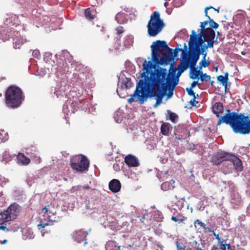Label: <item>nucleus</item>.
I'll list each match as a JSON object with an SVG mask.
<instances>
[{
    "instance_id": "nucleus-55",
    "label": "nucleus",
    "mask_w": 250,
    "mask_h": 250,
    "mask_svg": "<svg viewBox=\"0 0 250 250\" xmlns=\"http://www.w3.org/2000/svg\"><path fill=\"white\" fill-rule=\"evenodd\" d=\"M226 247L227 246V249L228 250H230L231 249V246L230 244H225Z\"/></svg>"
},
{
    "instance_id": "nucleus-29",
    "label": "nucleus",
    "mask_w": 250,
    "mask_h": 250,
    "mask_svg": "<svg viewBox=\"0 0 250 250\" xmlns=\"http://www.w3.org/2000/svg\"><path fill=\"white\" fill-rule=\"evenodd\" d=\"M203 58L199 62V66L200 69H202V67H207L209 66L210 63L208 61L206 60V57L207 56V53L203 54Z\"/></svg>"
},
{
    "instance_id": "nucleus-41",
    "label": "nucleus",
    "mask_w": 250,
    "mask_h": 250,
    "mask_svg": "<svg viewBox=\"0 0 250 250\" xmlns=\"http://www.w3.org/2000/svg\"><path fill=\"white\" fill-rule=\"evenodd\" d=\"M177 250H186V246H182L180 243L177 241L176 242Z\"/></svg>"
},
{
    "instance_id": "nucleus-1",
    "label": "nucleus",
    "mask_w": 250,
    "mask_h": 250,
    "mask_svg": "<svg viewBox=\"0 0 250 250\" xmlns=\"http://www.w3.org/2000/svg\"><path fill=\"white\" fill-rule=\"evenodd\" d=\"M176 71L175 68L168 73L167 69L158 67L153 71H149L148 79L157 91L163 95V98L167 95L169 98L173 94V91L179 81L178 77L175 76Z\"/></svg>"
},
{
    "instance_id": "nucleus-51",
    "label": "nucleus",
    "mask_w": 250,
    "mask_h": 250,
    "mask_svg": "<svg viewBox=\"0 0 250 250\" xmlns=\"http://www.w3.org/2000/svg\"><path fill=\"white\" fill-rule=\"evenodd\" d=\"M198 84V81H193L191 84V86L190 87H191V88H193L194 87H195L197 84Z\"/></svg>"
},
{
    "instance_id": "nucleus-16",
    "label": "nucleus",
    "mask_w": 250,
    "mask_h": 250,
    "mask_svg": "<svg viewBox=\"0 0 250 250\" xmlns=\"http://www.w3.org/2000/svg\"><path fill=\"white\" fill-rule=\"evenodd\" d=\"M10 217L5 211L0 213V230L3 231H9V229L7 228V224H9L11 221Z\"/></svg>"
},
{
    "instance_id": "nucleus-8",
    "label": "nucleus",
    "mask_w": 250,
    "mask_h": 250,
    "mask_svg": "<svg viewBox=\"0 0 250 250\" xmlns=\"http://www.w3.org/2000/svg\"><path fill=\"white\" fill-rule=\"evenodd\" d=\"M70 166L74 170L84 172L88 170L89 162L86 156L80 154L71 160Z\"/></svg>"
},
{
    "instance_id": "nucleus-31",
    "label": "nucleus",
    "mask_w": 250,
    "mask_h": 250,
    "mask_svg": "<svg viewBox=\"0 0 250 250\" xmlns=\"http://www.w3.org/2000/svg\"><path fill=\"white\" fill-rule=\"evenodd\" d=\"M190 68V78L192 79L199 78V76L196 73V68L195 67H189Z\"/></svg>"
},
{
    "instance_id": "nucleus-56",
    "label": "nucleus",
    "mask_w": 250,
    "mask_h": 250,
    "mask_svg": "<svg viewBox=\"0 0 250 250\" xmlns=\"http://www.w3.org/2000/svg\"><path fill=\"white\" fill-rule=\"evenodd\" d=\"M83 188L88 189L89 188V187L88 185H85L83 186Z\"/></svg>"
},
{
    "instance_id": "nucleus-62",
    "label": "nucleus",
    "mask_w": 250,
    "mask_h": 250,
    "mask_svg": "<svg viewBox=\"0 0 250 250\" xmlns=\"http://www.w3.org/2000/svg\"><path fill=\"white\" fill-rule=\"evenodd\" d=\"M66 64H67L66 62H63L62 65L64 66V68H65Z\"/></svg>"
},
{
    "instance_id": "nucleus-4",
    "label": "nucleus",
    "mask_w": 250,
    "mask_h": 250,
    "mask_svg": "<svg viewBox=\"0 0 250 250\" xmlns=\"http://www.w3.org/2000/svg\"><path fill=\"white\" fill-rule=\"evenodd\" d=\"M188 48L189 51L185 53V54L182 56L180 64L178 66L179 75L189 67H195L199 60L200 56L205 54L206 51H205V48L198 49L191 47Z\"/></svg>"
},
{
    "instance_id": "nucleus-23",
    "label": "nucleus",
    "mask_w": 250,
    "mask_h": 250,
    "mask_svg": "<svg viewBox=\"0 0 250 250\" xmlns=\"http://www.w3.org/2000/svg\"><path fill=\"white\" fill-rule=\"evenodd\" d=\"M175 182L174 180H171L170 181L165 182L161 185V189L164 191H167L173 189L175 187L173 185Z\"/></svg>"
},
{
    "instance_id": "nucleus-30",
    "label": "nucleus",
    "mask_w": 250,
    "mask_h": 250,
    "mask_svg": "<svg viewBox=\"0 0 250 250\" xmlns=\"http://www.w3.org/2000/svg\"><path fill=\"white\" fill-rule=\"evenodd\" d=\"M193 37V39L198 38H204V31L201 30L199 33L196 34L194 30L192 31V34L190 35V38Z\"/></svg>"
},
{
    "instance_id": "nucleus-10",
    "label": "nucleus",
    "mask_w": 250,
    "mask_h": 250,
    "mask_svg": "<svg viewBox=\"0 0 250 250\" xmlns=\"http://www.w3.org/2000/svg\"><path fill=\"white\" fill-rule=\"evenodd\" d=\"M231 153L219 150L212 155L210 162L215 165H219L223 161H229L230 159Z\"/></svg>"
},
{
    "instance_id": "nucleus-45",
    "label": "nucleus",
    "mask_w": 250,
    "mask_h": 250,
    "mask_svg": "<svg viewBox=\"0 0 250 250\" xmlns=\"http://www.w3.org/2000/svg\"><path fill=\"white\" fill-rule=\"evenodd\" d=\"M116 31L118 35H120L124 32V30L123 26H120L116 29Z\"/></svg>"
},
{
    "instance_id": "nucleus-49",
    "label": "nucleus",
    "mask_w": 250,
    "mask_h": 250,
    "mask_svg": "<svg viewBox=\"0 0 250 250\" xmlns=\"http://www.w3.org/2000/svg\"><path fill=\"white\" fill-rule=\"evenodd\" d=\"M212 250H226V246L225 245H222L220 249H217L216 248L213 247Z\"/></svg>"
},
{
    "instance_id": "nucleus-39",
    "label": "nucleus",
    "mask_w": 250,
    "mask_h": 250,
    "mask_svg": "<svg viewBox=\"0 0 250 250\" xmlns=\"http://www.w3.org/2000/svg\"><path fill=\"white\" fill-rule=\"evenodd\" d=\"M200 78L202 82H204V81H210L211 79L210 76L207 75L206 73H203Z\"/></svg>"
},
{
    "instance_id": "nucleus-9",
    "label": "nucleus",
    "mask_w": 250,
    "mask_h": 250,
    "mask_svg": "<svg viewBox=\"0 0 250 250\" xmlns=\"http://www.w3.org/2000/svg\"><path fill=\"white\" fill-rule=\"evenodd\" d=\"M152 58L154 61L158 62L159 59L160 54L167 48V45L164 41L157 40L154 42L151 45Z\"/></svg>"
},
{
    "instance_id": "nucleus-36",
    "label": "nucleus",
    "mask_w": 250,
    "mask_h": 250,
    "mask_svg": "<svg viewBox=\"0 0 250 250\" xmlns=\"http://www.w3.org/2000/svg\"><path fill=\"white\" fill-rule=\"evenodd\" d=\"M180 51L182 52V56L185 54V53H187V52L185 51L184 50H183L182 48H180L176 47L173 51V58L174 57H177L178 56V53Z\"/></svg>"
},
{
    "instance_id": "nucleus-22",
    "label": "nucleus",
    "mask_w": 250,
    "mask_h": 250,
    "mask_svg": "<svg viewBox=\"0 0 250 250\" xmlns=\"http://www.w3.org/2000/svg\"><path fill=\"white\" fill-rule=\"evenodd\" d=\"M115 20L120 24H124L127 21V15L123 12H119L115 17Z\"/></svg>"
},
{
    "instance_id": "nucleus-52",
    "label": "nucleus",
    "mask_w": 250,
    "mask_h": 250,
    "mask_svg": "<svg viewBox=\"0 0 250 250\" xmlns=\"http://www.w3.org/2000/svg\"><path fill=\"white\" fill-rule=\"evenodd\" d=\"M196 73L198 74V76H200V77L203 74V71L200 69L199 70L196 69Z\"/></svg>"
},
{
    "instance_id": "nucleus-12",
    "label": "nucleus",
    "mask_w": 250,
    "mask_h": 250,
    "mask_svg": "<svg viewBox=\"0 0 250 250\" xmlns=\"http://www.w3.org/2000/svg\"><path fill=\"white\" fill-rule=\"evenodd\" d=\"M193 37H191L189 38L188 41V47H191L194 48L198 49H202L203 48H205V51H206L208 48H205L207 47V45L204 44V43L206 42L205 41V38H198L193 39Z\"/></svg>"
},
{
    "instance_id": "nucleus-15",
    "label": "nucleus",
    "mask_w": 250,
    "mask_h": 250,
    "mask_svg": "<svg viewBox=\"0 0 250 250\" xmlns=\"http://www.w3.org/2000/svg\"><path fill=\"white\" fill-rule=\"evenodd\" d=\"M20 210V206L16 203H14L11 204L6 210H4V211L6 213L8 214L11 220H12L16 218L19 214Z\"/></svg>"
},
{
    "instance_id": "nucleus-54",
    "label": "nucleus",
    "mask_w": 250,
    "mask_h": 250,
    "mask_svg": "<svg viewBox=\"0 0 250 250\" xmlns=\"http://www.w3.org/2000/svg\"><path fill=\"white\" fill-rule=\"evenodd\" d=\"M175 139H176L177 140H179V141H182L183 140V139L182 138L176 136V133H175Z\"/></svg>"
},
{
    "instance_id": "nucleus-14",
    "label": "nucleus",
    "mask_w": 250,
    "mask_h": 250,
    "mask_svg": "<svg viewBox=\"0 0 250 250\" xmlns=\"http://www.w3.org/2000/svg\"><path fill=\"white\" fill-rule=\"evenodd\" d=\"M161 54L162 57L160 58V64H167L173 59V50L168 46Z\"/></svg>"
},
{
    "instance_id": "nucleus-20",
    "label": "nucleus",
    "mask_w": 250,
    "mask_h": 250,
    "mask_svg": "<svg viewBox=\"0 0 250 250\" xmlns=\"http://www.w3.org/2000/svg\"><path fill=\"white\" fill-rule=\"evenodd\" d=\"M17 163L21 165L26 166L30 163V159L23 153H19L17 157Z\"/></svg>"
},
{
    "instance_id": "nucleus-42",
    "label": "nucleus",
    "mask_w": 250,
    "mask_h": 250,
    "mask_svg": "<svg viewBox=\"0 0 250 250\" xmlns=\"http://www.w3.org/2000/svg\"><path fill=\"white\" fill-rule=\"evenodd\" d=\"M208 21L201 22L200 23V27H201V30L205 31L206 29L205 28V26L207 24H208Z\"/></svg>"
},
{
    "instance_id": "nucleus-7",
    "label": "nucleus",
    "mask_w": 250,
    "mask_h": 250,
    "mask_svg": "<svg viewBox=\"0 0 250 250\" xmlns=\"http://www.w3.org/2000/svg\"><path fill=\"white\" fill-rule=\"evenodd\" d=\"M42 211L43 214L41 218L40 223L38 225L39 229L44 228L47 226L53 225L56 219V210L52 205H48L45 206Z\"/></svg>"
},
{
    "instance_id": "nucleus-59",
    "label": "nucleus",
    "mask_w": 250,
    "mask_h": 250,
    "mask_svg": "<svg viewBox=\"0 0 250 250\" xmlns=\"http://www.w3.org/2000/svg\"><path fill=\"white\" fill-rule=\"evenodd\" d=\"M195 249H196L197 250H204L201 248H200V247H197V249L196 248H195Z\"/></svg>"
},
{
    "instance_id": "nucleus-58",
    "label": "nucleus",
    "mask_w": 250,
    "mask_h": 250,
    "mask_svg": "<svg viewBox=\"0 0 250 250\" xmlns=\"http://www.w3.org/2000/svg\"><path fill=\"white\" fill-rule=\"evenodd\" d=\"M184 49L185 50H187V46L186 43H185V44H184Z\"/></svg>"
},
{
    "instance_id": "nucleus-35",
    "label": "nucleus",
    "mask_w": 250,
    "mask_h": 250,
    "mask_svg": "<svg viewBox=\"0 0 250 250\" xmlns=\"http://www.w3.org/2000/svg\"><path fill=\"white\" fill-rule=\"evenodd\" d=\"M194 225L195 228H196V225H198L200 228H203L204 229L206 230V225L204 223L200 221L199 219H196L194 221Z\"/></svg>"
},
{
    "instance_id": "nucleus-2",
    "label": "nucleus",
    "mask_w": 250,
    "mask_h": 250,
    "mask_svg": "<svg viewBox=\"0 0 250 250\" xmlns=\"http://www.w3.org/2000/svg\"><path fill=\"white\" fill-rule=\"evenodd\" d=\"M143 70L145 71L141 74V79L137 84L134 95L137 96V99L141 104H143L147 98L155 97L156 103L153 107L156 108L162 103L163 98V95H160L157 91L156 89L148 79L149 70L152 68L153 64L151 61L147 62L146 60H145L143 62Z\"/></svg>"
},
{
    "instance_id": "nucleus-3",
    "label": "nucleus",
    "mask_w": 250,
    "mask_h": 250,
    "mask_svg": "<svg viewBox=\"0 0 250 250\" xmlns=\"http://www.w3.org/2000/svg\"><path fill=\"white\" fill-rule=\"evenodd\" d=\"M229 125L235 133H250V118L245 113H237L229 109Z\"/></svg>"
},
{
    "instance_id": "nucleus-18",
    "label": "nucleus",
    "mask_w": 250,
    "mask_h": 250,
    "mask_svg": "<svg viewBox=\"0 0 250 250\" xmlns=\"http://www.w3.org/2000/svg\"><path fill=\"white\" fill-rule=\"evenodd\" d=\"M125 162L129 167H137L140 165L138 158L131 154L125 156Z\"/></svg>"
},
{
    "instance_id": "nucleus-32",
    "label": "nucleus",
    "mask_w": 250,
    "mask_h": 250,
    "mask_svg": "<svg viewBox=\"0 0 250 250\" xmlns=\"http://www.w3.org/2000/svg\"><path fill=\"white\" fill-rule=\"evenodd\" d=\"M8 137L7 133L3 130H0V143L5 142L8 139Z\"/></svg>"
},
{
    "instance_id": "nucleus-33",
    "label": "nucleus",
    "mask_w": 250,
    "mask_h": 250,
    "mask_svg": "<svg viewBox=\"0 0 250 250\" xmlns=\"http://www.w3.org/2000/svg\"><path fill=\"white\" fill-rule=\"evenodd\" d=\"M208 19V23L209 24V28H211V29H217L218 26H219V24L215 22L213 20V19H211L210 17L209 16V17H206Z\"/></svg>"
},
{
    "instance_id": "nucleus-46",
    "label": "nucleus",
    "mask_w": 250,
    "mask_h": 250,
    "mask_svg": "<svg viewBox=\"0 0 250 250\" xmlns=\"http://www.w3.org/2000/svg\"><path fill=\"white\" fill-rule=\"evenodd\" d=\"M177 218H178V220L180 222H183L185 220L187 219L186 217L183 216V215L181 214V213H179L177 214Z\"/></svg>"
},
{
    "instance_id": "nucleus-50",
    "label": "nucleus",
    "mask_w": 250,
    "mask_h": 250,
    "mask_svg": "<svg viewBox=\"0 0 250 250\" xmlns=\"http://www.w3.org/2000/svg\"><path fill=\"white\" fill-rule=\"evenodd\" d=\"M134 97H136L137 98V96H136V95H134V94H133V95H132V96H131V97H130V98H129L128 99V102L129 103H133V102L134 101Z\"/></svg>"
},
{
    "instance_id": "nucleus-40",
    "label": "nucleus",
    "mask_w": 250,
    "mask_h": 250,
    "mask_svg": "<svg viewBox=\"0 0 250 250\" xmlns=\"http://www.w3.org/2000/svg\"><path fill=\"white\" fill-rule=\"evenodd\" d=\"M125 87L127 88L132 87L133 83L130 81V80L126 79V81H125Z\"/></svg>"
},
{
    "instance_id": "nucleus-24",
    "label": "nucleus",
    "mask_w": 250,
    "mask_h": 250,
    "mask_svg": "<svg viewBox=\"0 0 250 250\" xmlns=\"http://www.w3.org/2000/svg\"><path fill=\"white\" fill-rule=\"evenodd\" d=\"M105 247L106 250H121V246H117L116 242L114 241H108Z\"/></svg>"
},
{
    "instance_id": "nucleus-60",
    "label": "nucleus",
    "mask_w": 250,
    "mask_h": 250,
    "mask_svg": "<svg viewBox=\"0 0 250 250\" xmlns=\"http://www.w3.org/2000/svg\"><path fill=\"white\" fill-rule=\"evenodd\" d=\"M213 9L215 11H217V13H219V9H216V8H213Z\"/></svg>"
},
{
    "instance_id": "nucleus-13",
    "label": "nucleus",
    "mask_w": 250,
    "mask_h": 250,
    "mask_svg": "<svg viewBox=\"0 0 250 250\" xmlns=\"http://www.w3.org/2000/svg\"><path fill=\"white\" fill-rule=\"evenodd\" d=\"M88 233L84 229L75 230L73 233L74 240L79 243H82L83 246L87 244L86 237Z\"/></svg>"
},
{
    "instance_id": "nucleus-21",
    "label": "nucleus",
    "mask_w": 250,
    "mask_h": 250,
    "mask_svg": "<svg viewBox=\"0 0 250 250\" xmlns=\"http://www.w3.org/2000/svg\"><path fill=\"white\" fill-rule=\"evenodd\" d=\"M224 110L223 104L221 102L216 103L212 106V111L217 117H219L220 114L222 113Z\"/></svg>"
},
{
    "instance_id": "nucleus-25",
    "label": "nucleus",
    "mask_w": 250,
    "mask_h": 250,
    "mask_svg": "<svg viewBox=\"0 0 250 250\" xmlns=\"http://www.w3.org/2000/svg\"><path fill=\"white\" fill-rule=\"evenodd\" d=\"M229 73L226 72L225 76L219 75L217 76V80L220 82L222 85L224 86L225 88L228 86V82L229 81Z\"/></svg>"
},
{
    "instance_id": "nucleus-43",
    "label": "nucleus",
    "mask_w": 250,
    "mask_h": 250,
    "mask_svg": "<svg viewBox=\"0 0 250 250\" xmlns=\"http://www.w3.org/2000/svg\"><path fill=\"white\" fill-rule=\"evenodd\" d=\"M213 235L215 236V238L218 240V243L221 245V246H222V245H224L223 244V240L219 237V234H216L215 232H213Z\"/></svg>"
},
{
    "instance_id": "nucleus-11",
    "label": "nucleus",
    "mask_w": 250,
    "mask_h": 250,
    "mask_svg": "<svg viewBox=\"0 0 250 250\" xmlns=\"http://www.w3.org/2000/svg\"><path fill=\"white\" fill-rule=\"evenodd\" d=\"M215 38V33L213 29L211 28H207L204 31V38L207 42V47L205 48H213L214 41Z\"/></svg>"
},
{
    "instance_id": "nucleus-63",
    "label": "nucleus",
    "mask_w": 250,
    "mask_h": 250,
    "mask_svg": "<svg viewBox=\"0 0 250 250\" xmlns=\"http://www.w3.org/2000/svg\"><path fill=\"white\" fill-rule=\"evenodd\" d=\"M214 81H210V84L213 86V83H214Z\"/></svg>"
},
{
    "instance_id": "nucleus-47",
    "label": "nucleus",
    "mask_w": 250,
    "mask_h": 250,
    "mask_svg": "<svg viewBox=\"0 0 250 250\" xmlns=\"http://www.w3.org/2000/svg\"><path fill=\"white\" fill-rule=\"evenodd\" d=\"M196 98V96L193 97V99L192 100H191V101L189 102L192 106H196V103H198V102L196 101V100H195Z\"/></svg>"
},
{
    "instance_id": "nucleus-6",
    "label": "nucleus",
    "mask_w": 250,
    "mask_h": 250,
    "mask_svg": "<svg viewBox=\"0 0 250 250\" xmlns=\"http://www.w3.org/2000/svg\"><path fill=\"white\" fill-rule=\"evenodd\" d=\"M165 26L163 20L161 19L160 13L154 11L150 16L147 24V34L150 37H156L160 34Z\"/></svg>"
},
{
    "instance_id": "nucleus-19",
    "label": "nucleus",
    "mask_w": 250,
    "mask_h": 250,
    "mask_svg": "<svg viewBox=\"0 0 250 250\" xmlns=\"http://www.w3.org/2000/svg\"><path fill=\"white\" fill-rule=\"evenodd\" d=\"M109 189L114 193L119 192L121 188V184L117 179H112L109 183Z\"/></svg>"
},
{
    "instance_id": "nucleus-61",
    "label": "nucleus",
    "mask_w": 250,
    "mask_h": 250,
    "mask_svg": "<svg viewBox=\"0 0 250 250\" xmlns=\"http://www.w3.org/2000/svg\"><path fill=\"white\" fill-rule=\"evenodd\" d=\"M35 55H37L38 54H39V52L37 51H34Z\"/></svg>"
},
{
    "instance_id": "nucleus-37",
    "label": "nucleus",
    "mask_w": 250,
    "mask_h": 250,
    "mask_svg": "<svg viewBox=\"0 0 250 250\" xmlns=\"http://www.w3.org/2000/svg\"><path fill=\"white\" fill-rule=\"evenodd\" d=\"M178 118V116L175 113L170 112L169 115V120L173 123H176Z\"/></svg>"
},
{
    "instance_id": "nucleus-57",
    "label": "nucleus",
    "mask_w": 250,
    "mask_h": 250,
    "mask_svg": "<svg viewBox=\"0 0 250 250\" xmlns=\"http://www.w3.org/2000/svg\"><path fill=\"white\" fill-rule=\"evenodd\" d=\"M174 198L176 200H178L179 199H180V197H178L176 195H174Z\"/></svg>"
},
{
    "instance_id": "nucleus-17",
    "label": "nucleus",
    "mask_w": 250,
    "mask_h": 250,
    "mask_svg": "<svg viewBox=\"0 0 250 250\" xmlns=\"http://www.w3.org/2000/svg\"><path fill=\"white\" fill-rule=\"evenodd\" d=\"M229 161L231 162L234 166L235 169L239 172H241L243 170V167L241 160L236 156L231 154Z\"/></svg>"
},
{
    "instance_id": "nucleus-28",
    "label": "nucleus",
    "mask_w": 250,
    "mask_h": 250,
    "mask_svg": "<svg viewBox=\"0 0 250 250\" xmlns=\"http://www.w3.org/2000/svg\"><path fill=\"white\" fill-rule=\"evenodd\" d=\"M7 23H12L13 25L19 24V19L17 15H12L10 17L6 19Z\"/></svg>"
},
{
    "instance_id": "nucleus-27",
    "label": "nucleus",
    "mask_w": 250,
    "mask_h": 250,
    "mask_svg": "<svg viewBox=\"0 0 250 250\" xmlns=\"http://www.w3.org/2000/svg\"><path fill=\"white\" fill-rule=\"evenodd\" d=\"M170 125L169 123H163L161 126V132L164 135H167L169 133Z\"/></svg>"
},
{
    "instance_id": "nucleus-5",
    "label": "nucleus",
    "mask_w": 250,
    "mask_h": 250,
    "mask_svg": "<svg viewBox=\"0 0 250 250\" xmlns=\"http://www.w3.org/2000/svg\"><path fill=\"white\" fill-rule=\"evenodd\" d=\"M24 100V95L22 90L15 85H11L5 93L6 105L9 108H16L19 107Z\"/></svg>"
},
{
    "instance_id": "nucleus-53",
    "label": "nucleus",
    "mask_w": 250,
    "mask_h": 250,
    "mask_svg": "<svg viewBox=\"0 0 250 250\" xmlns=\"http://www.w3.org/2000/svg\"><path fill=\"white\" fill-rule=\"evenodd\" d=\"M171 220L175 222L178 221V218H177V215L176 216H172L171 217Z\"/></svg>"
},
{
    "instance_id": "nucleus-34",
    "label": "nucleus",
    "mask_w": 250,
    "mask_h": 250,
    "mask_svg": "<svg viewBox=\"0 0 250 250\" xmlns=\"http://www.w3.org/2000/svg\"><path fill=\"white\" fill-rule=\"evenodd\" d=\"M70 104V106L71 107L73 108L72 112H74L75 110H77L79 108V101H74L71 103L70 102H68V104Z\"/></svg>"
},
{
    "instance_id": "nucleus-44",
    "label": "nucleus",
    "mask_w": 250,
    "mask_h": 250,
    "mask_svg": "<svg viewBox=\"0 0 250 250\" xmlns=\"http://www.w3.org/2000/svg\"><path fill=\"white\" fill-rule=\"evenodd\" d=\"M192 89L193 88H191V87L187 88L186 91L188 92V93L189 95H190L191 96L195 97V93L192 90Z\"/></svg>"
},
{
    "instance_id": "nucleus-48",
    "label": "nucleus",
    "mask_w": 250,
    "mask_h": 250,
    "mask_svg": "<svg viewBox=\"0 0 250 250\" xmlns=\"http://www.w3.org/2000/svg\"><path fill=\"white\" fill-rule=\"evenodd\" d=\"M213 8H214L212 6H211L206 7L205 9V16L206 17H209V16L208 14V10L210 9H213Z\"/></svg>"
},
{
    "instance_id": "nucleus-26",
    "label": "nucleus",
    "mask_w": 250,
    "mask_h": 250,
    "mask_svg": "<svg viewBox=\"0 0 250 250\" xmlns=\"http://www.w3.org/2000/svg\"><path fill=\"white\" fill-rule=\"evenodd\" d=\"M84 14L85 19L89 21L93 20L96 17L90 8L85 9Z\"/></svg>"
},
{
    "instance_id": "nucleus-38",
    "label": "nucleus",
    "mask_w": 250,
    "mask_h": 250,
    "mask_svg": "<svg viewBox=\"0 0 250 250\" xmlns=\"http://www.w3.org/2000/svg\"><path fill=\"white\" fill-rule=\"evenodd\" d=\"M133 240H134V241H133V243H132V245H127V248H128V247H132L134 249H136L137 248H138L140 246V245H139L140 242H139V240H138L136 238H135V239H133Z\"/></svg>"
},
{
    "instance_id": "nucleus-64",
    "label": "nucleus",
    "mask_w": 250,
    "mask_h": 250,
    "mask_svg": "<svg viewBox=\"0 0 250 250\" xmlns=\"http://www.w3.org/2000/svg\"><path fill=\"white\" fill-rule=\"evenodd\" d=\"M217 37L216 38V39H213L214 43L217 42Z\"/></svg>"
}]
</instances>
